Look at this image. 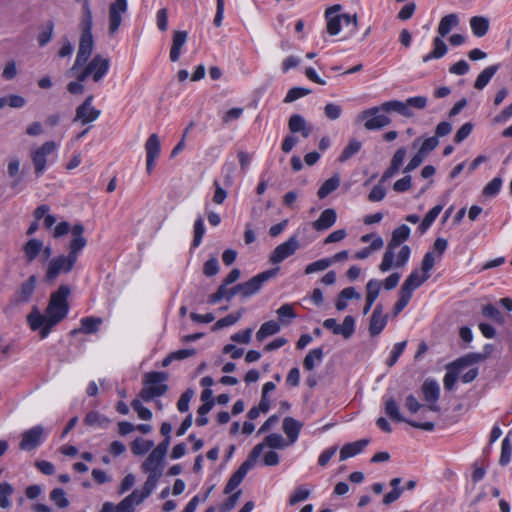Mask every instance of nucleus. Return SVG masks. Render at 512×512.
I'll list each match as a JSON object with an SVG mask.
<instances>
[{
    "label": "nucleus",
    "mask_w": 512,
    "mask_h": 512,
    "mask_svg": "<svg viewBox=\"0 0 512 512\" xmlns=\"http://www.w3.org/2000/svg\"><path fill=\"white\" fill-rule=\"evenodd\" d=\"M459 25L458 15L455 13H451L442 17L439 22L437 32L441 37H445L449 34V32L456 28Z\"/></svg>",
    "instance_id": "c85d7f7f"
},
{
    "label": "nucleus",
    "mask_w": 512,
    "mask_h": 512,
    "mask_svg": "<svg viewBox=\"0 0 512 512\" xmlns=\"http://www.w3.org/2000/svg\"><path fill=\"white\" fill-rule=\"evenodd\" d=\"M47 431L42 425H36L22 433L19 449L32 451L36 449L46 437Z\"/></svg>",
    "instance_id": "ddd939ff"
},
{
    "label": "nucleus",
    "mask_w": 512,
    "mask_h": 512,
    "mask_svg": "<svg viewBox=\"0 0 512 512\" xmlns=\"http://www.w3.org/2000/svg\"><path fill=\"white\" fill-rule=\"evenodd\" d=\"M303 424L292 418V417H286L283 420V431L287 435L290 444H293L296 442V440L299 437L300 431L302 429Z\"/></svg>",
    "instance_id": "bb28decb"
},
{
    "label": "nucleus",
    "mask_w": 512,
    "mask_h": 512,
    "mask_svg": "<svg viewBox=\"0 0 512 512\" xmlns=\"http://www.w3.org/2000/svg\"><path fill=\"white\" fill-rule=\"evenodd\" d=\"M71 288L62 284L50 295V300L45 311V315L41 314L37 306H33L31 312L27 315L26 320L32 331L39 330L41 339H45L51 332V329L66 318L69 312L68 297Z\"/></svg>",
    "instance_id": "f257e3e1"
},
{
    "label": "nucleus",
    "mask_w": 512,
    "mask_h": 512,
    "mask_svg": "<svg viewBox=\"0 0 512 512\" xmlns=\"http://www.w3.org/2000/svg\"><path fill=\"white\" fill-rule=\"evenodd\" d=\"M433 46V50L430 53L423 56L422 61L424 63H427L432 59H440L443 56H445L448 51L447 45L443 41V37H441L440 35L433 39Z\"/></svg>",
    "instance_id": "cd10ccee"
},
{
    "label": "nucleus",
    "mask_w": 512,
    "mask_h": 512,
    "mask_svg": "<svg viewBox=\"0 0 512 512\" xmlns=\"http://www.w3.org/2000/svg\"><path fill=\"white\" fill-rule=\"evenodd\" d=\"M279 271V267L266 270L264 272H261L254 277H252L250 280L240 283V290L243 297H249L251 295L256 294L262 287V285L268 281L269 279L276 276V274Z\"/></svg>",
    "instance_id": "f8f14e48"
},
{
    "label": "nucleus",
    "mask_w": 512,
    "mask_h": 512,
    "mask_svg": "<svg viewBox=\"0 0 512 512\" xmlns=\"http://www.w3.org/2000/svg\"><path fill=\"white\" fill-rule=\"evenodd\" d=\"M384 307L378 303L370 317L369 321V334L374 337L379 335L387 324L388 316L383 313Z\"/></svg>",
    "instance_id": "412c9836"
},
{
    "label": "nucleus",
    "mask_w": 512,
    "mask_h": 512,
    "mask_svg": "<svg viewBox=\"0 0 512 512\" xmlns=\"http://www.w3.org/2000/svg\"><path fill=\"white\" fill-rule=\"evenodd\" d=\"M93 95H89L86 99L76 108L74 122L79 121L82 125L94 122L101 114V111L92 105Z\"/></svg>",
    "instance_id": "dca6fc26"
},
{
    "label": "nucleus",
    "mask_w": 512,
    "mask_h": 512,
    "mask_svg": "<svg viewBox=\"0 0 512 512\" xmlns=\"http://www.w3.org/2000/svg\"><path fill=\"white\" fill-rule=\"evenodd\" d=\"M442 209V205H436L431 210L428 211V213L425 215L424 219L422 220L418 227L420 233L423 234L429 229V227L433 224V222L438 217Z\"/></svg>",
    "instance_id": "58836bf2"
},
{
    "label": "nucleus",
    "mask_w": 512,
    "mask_h": 512,
    "mask_svg": "<svg viewBox=\"0 0 512 512\" xmlns=\"http://www.w3.org/2000/svg\"><path fill=\"white\" fill-rule=\"evenodd\" d=\"M57 149L54 141H47L38 148L31 150V160L37 177L41 176L47 167V157Z\"/></svg>",
    "instance_id": "9b49d317"
},
{
    "label": "nucleus",
    "mask_w": 512,
    "mask_h": 512,
    "mask_svg": "<svg viewBox=\"0 0 512 512\" xmlns=\"http://www.w3.org/2000/svg\"><path fill=\"white\" fill-rule=\"evenodd\" d=\"M131 407L138 414V417L142 420H150L152 418V412L143 406L139 399H134L131 402Z\"/></svg>",
    "instance_id": "13d9d810"
},
{
    "label": "nucleus",
    "mask_w": 512,
    "mask_h": 512,
    "mask_svg": "<svg viewBox=\"0 0 512 512\" xmlns=\"http://www.w3.org/2000/svg\"><path fill=\"white\" fill-rule=\"evenodd\" d=\"M261 444H264V448L268 446L273 449H282L287 446V443L285 442L282 435L277 433H272L266 436L264 442Z\"/></svg>",
    "instance_id": "49530a36"
},
{
    "label": "nucleus",
    "mask_w": 512,
    "mask_h": 512,
    "mask_svg": "<svg viewBox=\"0 0 512 512\" xmlns=\"http://www.w3.org/2000/svg\"><path fill=\"white\" fill-rule=\"evenodd\" d=\"M332 264V260L329 258H323L308 264L305 268V274H312L318 271L327 269Z\"/></svg>",
    "instance_id": "864d4df0"
},
{
    "label": "nucleus",
    "mask_w": 512,
    "mask_h": 512,
    "mask_svg": "<svg viewBox=\"0 0 512 512\" xmlns=\"http://www.w3.org/2000/svg\"><path fill=\"white\" fill-rule=\"evenodd\" d=\"M310 93H311V90L308 88L293 87V88L289 89V91L287 92V94L284 98V103H292L304 96L309 95Z\"/></svg>",
    "instance_id": "3c124183"
},
{
    "label": "nucleus",
    "mask_w": 512,
    "mask_h": 512,
    "mask_svg": "<svg viewBox=\"0 0 512 512\" xmlns=\"http://www.w3.org/2000/svg\"><path fill=\"white\" fill-rule=\"evenodd\" d=\"M430 275H424L420 276L418 270H414L404 281L402 285L406 286L407 288H411L412 290L417 289L420 287L428 278Z\"/></svg>",
    "instance_id": "c03bdc74"
},
{
    "label": "nucleus",
    "mask_w": 512,
    "mask_h": 512,
    "mask_svg": "<svg viewBox=\"0 0 512 512\" xmlns=\"http://www.w3.org/2000/svg\"><path fill=\"white\" fill-rule=\"evenodd\" d=\"M263 449L264 444H257L250 452L248 458L237 469V472H239L242 476L245 477L248 471L253 467L254 462L259 457Z\"/></svg>",
    "instance_id": "2f4dec72"
},
{
    "label": "nucleus",
    "mask_w": 512,
    "mask_h": 512,
    "mask_svg": "<svg viewBox=\"0 0 512 512\" xmlns=\"http://www.w3.org/2000/svg\"><path fill=\"white\" fill-rule=\"evenodd\" d=\"M244 311H245V309L242 308L239 311H237L236 313H231V314L219 319L214 324L212 330L216 331V330L222 329L224 327H228V326L235 324L242 317V314L244 313Z\"/></svg>",
    "instance_id": "a19ab883"
},
{
    "label": "nucleus",
    "mask_w": 512,
    "mask_h": 512,
    "mask_svg": "<svg viewBox=\"0 0 512 512\" xmlns=\"http://www.w3.org/2000/svg\"><path fill=\"white\" fill-rule=\"evenodd\" d=\"M219 272V262L216 257H212L204 263L203 274L212 277Z\"/></svg>",
    "instance_id": "338daca9"
},
{
    "label": "nucleus",
    "mask_w": 512,
    "mask_h": 512,
    "mask_svg": "<svg viewBox=\"0 0 512 512\" xmlns=\"http://www.w3.org/2000/svg\"><path fill=\"white\" fill-rule=\"evenodd\" d=\"M288 128L291 133H301L304 138L309 137L312 132V127L307 124L305 118L300 114L290 116Z\"/></svg>",
    "instance_id": "4be33fe9"
},
{
    "label": "nucleus",
    "mask_w": 512,
    "mask_h": 512,
    "mask_svg": "<svg viewBox=\"0 0 512 512\" xmlns=\"http://www.w3.org/2000/svg\"><path fill=\"white\" fill-rule=\"evenodd\" d=\"M144 147L146 152V171L148 174H151L161 151L159 136L156 133L151 134L146 140Z\"/></svg>",
    "instance_id": "6ab92c4d"
},
{
    "label": "nucleus",
    "mask_w": 512,
    "mask_h": 512,
    "mask_svg": "<svg viewBox=\"0 0 512 512\" xmlns=\"http://www.w3.org/2000/svg\"><path fill=\"white\" fill-rule=\"evenodd\" d=\"M109 67V59L97 54L78 74V80L85 81L88 77H92L94 82H99L108 73Z\"/></svg>",
    "instance_id": "6e6552de"
},
{
    "label": "nucleus",
    "mask_w": 512,
    "mask_h": 512,
    "mask_svg": "<svg viewBox=\"0 0 512 512\" xmlns=\"http://www.w3.org/2000/svg\"><path fill=\"white\" fill-rule=\"evenodd\" d=\"M482 315L486 318L493 320L495 323H504V317L501 314L500 310L492 304H487L483 306Z\"/></svg>",
    "instance_id": "a18cd8bd"
},
{
    "label": "nucleus",
    "mask_w": 512,
    "mask_h": 512,
    "mask_svg": "<svg viewBox=\"0 0 512 512\" xmlns=\"http://www.w3.org/2000/svg\"><path fill=\"white\" fill-rule=\"evenodd\" d=\"M337 219L336 211L332 208L325 209L319 218L312 223L313 228L317 231H324L332 227Z\"/></svg>",
    "instance_id": "393cba45"
},
{
    "label": "nucleus",
    "mask_w": 512,
    "mask_h": 512,
    "mask_svg": "<svg viewBox=\"0 0 512 512\" xmlns=\"http://www.w3.org/2000/svg\"><path fill=\"white\" fill-rule=\"evenodd\" d=\"M410 232V227L405 224L400 225L392 231L391 239L387 244L386 251L379 265V270L381 272H387L393 266L400 268L407 264L410 258L411 248L408 245L402 246L397 254L396 261H394L395 249L408 240Z\"/></svg>",
    "instance_id": "7ed1b4c3"
},
{
    "label": "nucleus",
    "mask_w": 512,
    "mask_h": 512,
    "mask_svg": "<svg viewBox=\"0 0 512 512\" xmlns=\"http://www.w3.org/2000/svg\"><path fill=\"white\" fill-rule=\"evenodd\" d=\"M388 113L382 109V104L379 106L371 107L363 110L358 115L359 121H364L366 130H380L391 124L392 120L387 115Z\"/></svg>",
    "instance_id": "0eeeda50"
},
{
    "label": "nucleus",
    "mask_w": 512,
    "mask_h": 512,
    "mask_svg": "<svg viewBox=\"0 0 512 512\" xmlns=\"http://www.w3.org/2000/svg\"><path fill=\"white\" fill-rule=\"evenodd\" d=\"M188 34L186 31H175L172 39V46L170 49V60L177 62L181 55V50L187 41Z\"/></svg>",
    "instance_id": "a878e982"
},
{
    "label": "nucleus",
    "mask_w": 512,
    "mask_h": 512,
    "mask_svg": "<svg viewBox=\"0 0 512 512\" xmlns=\"http://www.w3.org/2000/svg\"><path fill=\"white\" fill-rule=\"evenodd\" d=\"M54 23L52 21H48L45 25L43 31H41L38 35V43L41 47L47 45L53 36Z\"/></svg>",
    "instance_id": "4d7b16f0"
},
{
    "label": "nucleus",
    "mask_w": 512,
    "mask_h": 512,
    "mask_svg": "<svg viewBox=\"0 0 512 512\" xmlns=\"http://www.w3.org/2000/svg\"><path fill=\"white\" fill-rule=\"evenodd\" d=\"M340 185V177L336 174L327 179L318 189L317 195L320 199L327 197L330 193L335 191Z\"/></svg>",
    "instance_id": "e433bc0d"
},
{
    "label": "nucleus",
    "mask_w": 512,
    "mask_h": 512,
    "mask_svg": "<svg viewBox=\"0 0 512 512\" xmlns=\"http://www.w3.org/2000/svg\"><path fill=\"white\" fill-rule=\"evenodd\" d=\"M489 20L483 16H473L470 19V27L476 37H483L489 30Z\"/></svg>",
    "instance_id": "7c9ffc66"
},
{
    "label": "nucleus",
    "mask_w": 512,
    "mask_h": 512,
    "mask_svg": "<svg viewBox=\"0 0 512 512\" xmlns=\"http://www.w3.org/2000/svg\"><path fill=\"white\" fill-rule=\"evenodd\" d=\"M498 69L499 65H491L486 67L476 78V81L474 83L475 89L482 90L489 83V81L495 75Z\"/></svg>",
    "instance_id": "72a5a7b5"
},
{
    "label": "nucleus",
    "mask_w": 512,
    "mask_h": 512,
    "mask_svg": "<svg viewBox=\"0 0 512 512\" xmlns=\"http://www.w3.org/2000/svg\"><path fill=\"white\" fill-rule=\"evenodd\" d=\"M194 395V391L191 389H187L179 398L177 402V408L181 413L187 412L189 410V402Z\"/></svg>",
    "instance_id": "774afa93"
},
{
    "label": "nucleus",
    "mask_w": 512,
    "mask_h": 512,
    "mask_svg": "<svg viewBox=\"0 0 512 512\" xmlns=\"http://www.w3.org/2000/svg\"><path fill=\"white\" fill-rule=\"evenodd\" d=\"M168 379L166 372H148L144 375L143 388L140 392V398L149 402L156 397L164 395L168 390L165 382Z\"/></svg>",
    "instance_id": "20e7f679"
},
{
    "label": "nucleus",
    "mask_w": 512,
    "mask_h": 512,
    "mask_svg": "<svg viewBox=\"0 0 512 512\" xmlns=\"http://www.w3.org/2000/svg\"><path fill=\"white\" fill-rule=\"evenodd\" d=\"M205 234V226L202 217H198L194 223V238L192 241L193 247H198L203 239Z\"/></svg>",
    "instance_id": "5fc2aeb1"
},
{
    "label": "nucleus",
    "mask_w": 512,
    "mask_h": 512,
    "mask_svg": "<svg viewBox=\"0 0 512 512\" xmlns=\"http://www.w3.org/2000/svg\"><path fill=\"white\" fill-rule=\"evenodd\" d=\"M406 345H407V341H402V342L396 343L393 346L390 356L386 362L389 367H392L398 361V359L401 356V354L403 353Z\"/></svg>",
    "instance_id": "bf43d9fd"
},
{
    "label": "nucleus",
    "mask_w": 512,
    "mask_h": 512,
    "mask_svg": "<svg viewBox=\"0 0 512 512\" xmlns=\"http://www.w3.org/2000/svg\"><path fill=\"white\" fill-rule=\"evenodd\" d=\"M83 233L84 226L82 224L73 226L69 252L67 255H59L49 261L45 275L46 282H53L61 273H69L74 268L80 252L87 245Z\"/></svg>",
    "instance_id": "f03ea898"
},
{
    "label": "nucleus",
    "mask_w": 512,
    "mask_h": 512,
    "mask_svg": "<svg viewBox=\"0 0 512 512\" xmlns=\"http://www.w3.org/2000/svg\"><path fill=\"white\" fill-rule=\"evenodd\" d=\"M14 493V488L8 482L0 483V507L6 509L10 507L11 501L9 497Z\"/></svg>",
    "instance_id": "37998d69"
},
{
    "label": "nucleus",
    "mask_w": 512,
    "mask_h": 512,
    "mask_svg": "<svg viewBox=\"0 0 512 512\" xmlns=\"http://www.w3.org/2000/svg\"><path fill=\"white\" fill-rule=\"evenodd\" d=\"M299 241L296 235L291 236L287 241L279 244L270 254L269 261L272 264H279L286 258L292 256L299 249Z\"/></svg>",
    "instance_id": "4468645a"
},
{
    "label": "nucleus",
    "mask_w": 512,
    "mask_h": 512,
    "mask_svg": "<svg viewBox=\"0 0 512 512\" xmlns=\"http://www.w3.org/2000/svg\"><path fill=\"white\" fill-rule=\"evenodd\" d=\"M128 3L127 0H114L109 5L108 17H109V33L113 35L119 29L122 23V15L127 12Z\"/></svg>",
    "instance_id": "f3484780"
},
{
    "label": "nucleus",
    "mask_w": 512,
    "mask_h": 512,
    "mask_svg": "<svg viewBox=\"0 0 512 512\" xmlns=\"http://www.w3.org/2000/svg\"><path fill=\"white\" fill-rule=\"evenodd\" d=\"M310 496V490L304 486H300L295 489L289 498V504L295 505L298 502L306 500Z\"/></svg>",
    "instance_id": "680f3d73"
},
{
    "label": "nucleus",
    "mask_w": 512,
    "mask_h": 512,
    "mask_svg": "<svg viewBox=\"0 0 512 512\" xmlns=\"http://www.w3.org/2000/svg\"><path fill=\"white\" fill-rule=\"evenodd\" d=\"M84 424L91 427H106L109 420L97 411H90L84 418Z\"/></svg>",
    "instance_id": "4c0bfd02"
},
{
    "label": "nucleus",
    "mask_w": 512,
    "mask_h": 512,
    "mask_svg": "<svg viewBox=\"0 0 512 512\" xmlns=\"http://www.w3.org/2000/svg\"><path fill=\"white\" fill-rule=\"evenodd\" d=\"M382 282L377 279H371L366 284V298L369 299V301H374L379 296V293L381 291Z\"/></svg>",
    "instance_id": "8fccbe9b"
},
{
    "label": "nucleus",
    "mask_w": 512,
    "mask_h": 512,
    "mask_svg": "<svg viewBox=\"0 0 512 512\" xmlns=\"http://www.w3.org/2000/svg\"><path fill=\"white\" fill-rule=\"evenodd\" d=\"M93 16L90 3L82 5V17L80 22L81 34H92Z\"/></svg>",
    "instance_id": "f704fd0d"
},
{
    "label": "nucleus",
    "mask_w": 512,
    "mask_h": 512,
    "mask_svg": "<svg viewBox=\"0 0 512 512\" xmlns=\"http://www.w3.org/2000/svg\"><path fill=\"white\" fill-rule=\"evenodd\" d=\"M342 107L335 103H328L324 107V114L329 120H337L342 115Z\"/></svg>",
    "instance_id": "0e129e2a"
},
{
    "label": "nucleus",
    "mask_w": 512,
    "mask_h": 512,
    "mask_svg": "<svg viewBox=\"0 0 512 512\" xmlns=\"http://www.w3.org/2000/svg\"><path fill=\"white\" fill-rule=\"evenodd\" d=\"M36 284V276L31 275L21 284L19 290L14 294L12 303L15 305L28 303L35 292Z\"/></svg>",
    "instance_id": "aec40b11"
},
{
    "label": "nucleus",
    "mask_w": 512,
    "mask_h": 512,
    "mask_svg": "<svg viewBox=\"0 0 512 512\" xmlns=\"http://www.w3.org/2000/svg\"><path fill=\"white\" fill-rule=\"evenodd\" d=\"M50 499L60 509H63V508H66L69 506V501L66 498L65 492L62 488H54L50 493Z\"/></svg>",
    "instance_id": "603ef678"
},
{
    "label": "nucleus",
    "mask_w": 512,
    "mask_h": 512,
    "mask_svg": "<svg viewBox=\"0 0 512 512\" xmlns=\"http://www.w3.org/2000/svg\"><path fill=\"white\" fill-rule=\"evenodd\" d=\"M43 249V242L39 239L33 238L27 241L23 246L26 262H33Z\"/></svg>",
    "instance_id": "c756f323"
},
{
    "label": "nucleus",
    "mask_w": 512,
    "mask_h": 512,
    "mask_svg": "<svg viewBox=\"0 0 512 512\" xmlns=\"http://www.w3.org/2000/svg\"><path fill=\"white\" fill-rule=\"evenodd\" d=\"M102 319L99 317H84L80 320L81 327L73 329L70 334L75 336L78 333L94 334L98 332Z\"/></svg>",
    "instance_id": "b1692460"
},
{
    "label": "nucleus",
    "mask_w": 512,
    "mask_h": 512,
    "mask_svg": "<svg viewBox=\"0 0 512 512\" xmlns=\"http://www.w3.org/2000/svg\"><path fill=\"white\" fill-rule=\"evenodd\" d=\"M94 49V38L92 34H81L79 41V48L76 55L75 62L71 68L72 71H77L80 67L84 66L89 60Z\"/></svg>",
    "instance_id": "2eb2a0df"
},
{
    "label": "nucleus",
    "mask_w": 512,
    "mask_h": 512,
    "mask_svg": "<svg viewBox=\"0 0 512 512\" xmlns=\"http://www.w3.org/2000/svg\"><path fill=\"white\" fill-rule=\"evenodd\" d=\"M369 443L370 439L364 438L352 443L345 444L340 450V461H344L350 457H353L361 453Z\"/></svg>",
    "instance_id": "5701e85b"
},
{
    "label": "nucleus",
    "mask_w": 512,
    "mask_h": 512,
    "mask_svg": "<svg viewBox=\"0 0 512 512\" xmlns=\"http://www.w3.org/2000/svg\"><path fill=\"white\" fill-rule=\"evenodd\" d=\"M155 489L154 486H151L150 489L147 490V482L145 481L143 485L142 491L135 489L131 494H129L127 497H131V500L134 502V505L141 504L147 497L151 495L153 490Z\"/></svg>",
    "instance_id": "09e8293b"
},
{
    "label": "nucleus",
    "mask_w": 512,
    "mask_h": 512,
    "mask_svg": "<svg viewBox=\"0 0 512 512\" xmlns=\"http://www.w3.org/2000/svg\"><path fill=\"white\" fill-rule=\"evenodd\" d=\"M153 446L154 442L152 440H145L138 437L131 443V451L134 455L140 456L150 451Z\"/></svg>",
    "instance_id": "ea45409f"
},
{
    "label": "nucleus",
    "mask_w": 512,
    "mask_h": 512,
    "mask_svg": "<svg viewBox=\"0 0 512 512\" xmlns=\"http://www.w3.org/2000/svg\"><path fill=\"white\" fill-rule=\"evenodd\" d=\"M278 317L280 321L283 324H288L289 321H286L287 319H294L296 317V314L294 312L293 306L291 304H283L278 310H277Z\"/></svg>",
    "instance_id": "e2e57ef3"
},
{
    "label": "nucleus",
    "mask_w": 512,
    "mask_h": 512,
    "mask_svg": "<svg viewBox=\"0 0 512 512\" xmlns=\"http://www.w3.org/2000/svg\"><path fill=\"white\" fill-rule=\"evenodd\" d=\"M421 390L428 409L434 412H439L440 406L437 404L440 397L439 384L433 379H426Z\"/></svg>",
    "instance_id": "a211bd4d"
},
{
    "label": "nucleus",
    "mask_w": 512,
    "mask_h": 512,
    "mask_svg": "<svg viewBox=\"0 0 512 512\" xmlns=\"http://www.w3.org/2000/svg\"><path fill=\"white\" fill-rule=\"evenodd\" d=\"M281 329V326L278 322L274 320L267 321L263 323L260 329L256 333V338L258 341H263L268 336H272L277 334Z\"/></svg>",
    "instance_id": "473e14b6"
},
{
    "label": "nucleus",
    "mask_w": 512,
    "mask_h": 512,
    "mask_svg": "<svg viewBox=\"0 0 512 512\" xmlns=\"http://www.w3.org/2000/svg\"><path fill=\"white\" fill-rule=\"evenodd\" d=\"M502 186V178L501 177H495L493 178L483 189V195L487 197H493L496 196Z\"/></svg>",
    "instance_id": "6e6d98bb"
},
{
    "label": "nucleus",
    "mask_w": 512,
    "mask_h": 512,
    "mask_svg": "<svg viewBox=\"0 0 512 512\" xmlns=\"http://www.w3.org/2000/svg\"><path fill=\"white\" fill-rule=\"evenodd\" d=\"M362 147V143L359 140L351 139L348 145L343 149L338 160L340 162H346L348 159L357 154Z\"/></svg>",
    "instance_id": "79ce46f5"
},
{
    "label": "nucleus",
    "mask_w": 512,
    "mask_h": 512,
    "mask_svg": "<svg viewBox=\"0 0 512 512\" xmlns=\"http://www.w3.org/2000/svg\"><path fill=\"white\" fill-rule=\"evenodd\" d=\"M427 106V98L425 96H415L405 101L390 100L382 103V109L387 113L396 112L403 117L412 118L414 109L422 110Z\"/></svg>",
    "instance_id": "39448f33"
},
{
    "label": "nucleus",
    "mask_w": 512,
    "mask_h": 512,
    "mask_svg": "<svg viewBox=\"0 0 512 512\" xmlns=\"http://www.w3.org/2000/svg\"><path fill=\"white\" fill-rule=\"evenodd\" d=\"M384 411L385 414L392 421L405 422L414 428L421 429L424 431H433L435 428L433 422H417L413 420H408L405 417H403L402 414L400 413V407L393 397L385 399Z\"/></svg>",
    "instance_id": "9d476101"
},
{
    "label": "nucleus",
    "mask_w": 512,
    "mask_h": 512,
    "mask_svg": "<svg viewBox=\"0 0 512 512\" xmlns=\"http://www.w3.org/2000/svg\"><path fill=\"white\" fill-rule=\"evenodd\" d=\"M511 456H512V446H511L509 437L506 436L502 441L499 464L501 466L508 465L509 462L511 461Z\"/></svg>",
    "instance_id": "de8ad7c7"
},
{
    "label": "nucleus",
    "mask_w": 512,
    "mask_h": 512,
    "mask_svg": "<svg viewBox=\"0 0 512 512\" xmlns=\"http://www.w3.org/2000/svg\"><path fill=\"white\" fill-rule=\"evenodd\" d=\"M141 469L148 475L146 479L147 490L150 489L151 486L156 487L163 474L164 458L152 450L142 463Z\"/></svg>",
    "instance_id": "1a4fd4ad"
},
{
    "label": "nucleus",
    "mask_w": 512,
    "mask_h": 512,
    "mask_svg": "<svg viewBox=\"0 0 512 512\" xmlns=\"http://www.w3.org/2000/svg\"><path fill=\"white\" fill-rule=\"evenodd\" d=\"M327 20V33L331 36L339 34L341 31V15L336 17H325Z\"/></svg>",
    "instance_id": "69168bd1"
},
{
    "label": "nucleus",
    "mask_w": 512,
    "mask_h": 512,
    "mask_svg": "<svg viewBox=\"0 0 512 512\" xmlns=\"http://www.w3.org/2000/svg\"><path fill=\"white\" fill-rule=\"evenodd\" d=\"M324 357V352L322 348H315L308 352L303 360V367L311 371L314 369L316 363H320Z\"/></svg>",
    "instance_id": "c9c22d12"
},
{
    "label": "nucleus",
    "mask_w": 512,
    "mask_h": 512,
    "mask_svg": "<svg viewBox=\"0 0 512 512\" xmlns=\"http://www.w3.org/2000/svg\"><path fill=\"white\" fill-rule=\"evenodd\" d=\"M342 336L345 339L350 338L355 332V319L353 316L348 315L344 318L341 324Z\"/></svg>",
    "instance_id": "052dcab7"
},
{
    "label": "nucleus",
    "mask_w": 512,
    "mask_h": 512,
    "mask_svg": "<svg viewBox=\"0 0 512 512\" xmlns=\"http://www.w3.org/2000/svg\"><path fill=\"white\" fill-rule=\"evenodd\" d=\"M485 358L484 354L470 353L447 365V372L443 379L444 388L451 391L464 368Z\"/></svg>",
    "instance_id": "423d86ee"
}]
</instances>
